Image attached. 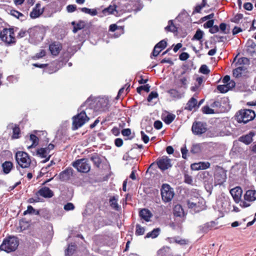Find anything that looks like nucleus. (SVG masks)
I'll return each mask as SVG.
<instances>
[{
	"mask_svg": "<svg viewBox=\"0 0 256 256\" xmlns=\"http://www.w3.org/2000/svg\"><path fill=\"white\" fill-rule=\"evenodd\" d=\"M90 104L91 100L88 98L78 108L79 113L72 117V129L73 130H78L88 121L90 118L88 115L91 114L92 111Z\"/></svg>",
	"mask_w": 256,
	"mask_h": 256,
	"instance_id": "f257e3e1",
	"label": "nucleus"
},
{
	"mask_svg": "<svg viewBox=\"0 0 256 256\" xmlns=\"http://www.w3.org/2000/svg\"><path fill=\"white\" fill-rule=\"evenodd\" d=\"M91 100L90 108H92V111L91 114L95 111L96 112H102L108 110L110 106L109 104V100L106 96H102L96 98L92 104V101Z\"/></svg>",
	"mask_w": 256,
	"mask_h": 256,
	"instance_id": "f03ea898",
	"label": "nucleus"
},
{
	"mask_svg": "<svg viewBox=\"0 0 256 256\" xmlns=\"http://www.w3.org/2000/svg\"><path fill=\"white\" fill-rule=\"evenodd\" d=\"M18 244L19 241L18 238L14 236H9L3 240L2 244L0 245V250L8 253L14 252Z\"/></svg>",
	"mask_w": 256,
	"mask_h": 256,
	"instance_id": "7ed1b4c3",
	"label": "nucleus"
},
{
	"mask_svg": "<svg viewBox=\"0 0 256 256\" xmlns=\"http://www.w3.org/2000/svg\"><path fill=\"white\" fill-rule=\"evenodd\" d=\"M235 116L238 123L246 124L254 120L256 116V114L251 110H241L236 113Z\"/></svg>",
	"mask_w": 256,
	"mask_h": 256,
	"instance_id": "20e7f679",
	"label": "nucleus"
},
{
	"mask_svg": "<svg viewBox=\"0 0 256 256\" xmlns=\"http://www.w3.org/2000/svg\"><path fill=\"white\" fill-rule=\"evenodd\" d=\"M27 32L29 34V42L34 44L40 42L44 38V32L42 30L38 27L30 28Z\"/></svg>",
	"mask_w": 256,
	"mask_h": 256,
	"instance_id": "39448f33",
	"label": "nucleus"
},
{
	"mask_svg": "<svg viewBox=\"0 0 256 256\" xmlns=\"http://www.w3.org/2000/svg\"><path fill=\"white\" fill-rule=\"evenodd\" d=\"M204 200L200 196L192 198L187 201V205L189 208L192 209L195 212H199L204 209Z\"/></svg>",
	"mask_w": 256,
	"mask_h": 256,
	"instance_id": "423d86ee",
	"label": "nucleus"
},
{
	"mask_svg": "<svg viewBox=\"0 0 256 256\" xmlns=\"http://www.w3.org/2000/svg\"><path fill=\"white\" fill-rule=\"evenodd\" d=\"M16 160L18 164L22 168H28L31 163L28 154L24 152L18 151L16 154Z\"/></svg>",
	"mask_w": 256,
	"mask_h": 256,
	"instance_id": "0eeeda50",
	"label": "nucleus"
},
{
	"mask_svg": "<svg viewBox=\"0 0 256 256\" xmlns=\"http://www.w3.org/2000/svg\"><path fill=\"white\" fill-rule=\"evenodd\" d=\"M160 192L162 200L164 202H170L174 195L173 188L166 184L162 185Z\"/></svg>",
	"mask_w": 256,
	"mask_h": 256,
	"instance_id": "6e6552de",
	"label": "nucleus"
},
{
	"mask_svg": "<svg viewBox=\"0 0 256 256\" xmlns=\"http://www.w3.org/2000/svg\"><path fill=\"white\" fill-rule=\"evenodd\" d=\"M1 40L6 44H10L16 42L14 28H4L0 33Z\"/></svg>",
	"mask_w": 256,
	"mask_h": 256,
	"instance_id": "1a4fd4ad",
	"label": "nucleus"
},
{
	"mask_svg": "<svg viewBox=\"0 0 256 256\" xmlns=\"http://www.w3.org/2000/svg\"><path fill=\"white\" fill-rule=\"evenodd\" d=\"M190 80V76L188 74H186L184 71L176 78L174 83L178 88L186 89Z\"/></svg>",
	"mask_w": 256,
	"mask_h": 256,
	"instance_id": "9d476101",
	"label": "nucleus"
},
{
	"mask_svg": "<svg viewBox=\"0 0 256 256\" xmlns=\"http://www.w3.org/2000/svg\"><path fill=\"white\" fill-rule=\"evenodd\" d=\"M72 166L82 172H88L90 170V166L88 160L86 158L78 160L72 164Z\"/></svg>",
	"mask_w": 256,
	"mask_h": 256,
	"instance_id": "9b49d317",
	"label": "nucleus"
},
{
	"mask_svg": "<svg viewBox=\"0 0 256 256\" xmlns=\"http://www.w3.org/2000/svg\"><path fill=\"white\" fill-rule=\"evenodd\" d=\"M54 146L52 144H50L46 148H40L36 151V155L41 158H46V160H43V162H48L50 158V152L54 150Z\"/></svg>",
	"mask_w": 256,
	"mask_h": 256,
	"instance_id": "f8f14e48",
	"label": "nucleus"
},
{
	"mask_svg": "<svg viewBox=\"0 0 256 256\" xmlns=\"http://www.w3.org/2000/svg\"><path fill=\"white\" fill-rule=\"evenodd\" d=\"M156 163L158 168L162 171L170 168L172 166L171 159L166 156H162L158 158Z\"/></svg>",
	"mask_w": 256,
	"mask_h": 256,
	"instance_id": "ddd939ff",
	"label": "nucleus"
},
{
	"mask_svg": "<svg viewBox=\"0 0 256 256\" xmlns=\"http://www.w3.org/2000/svg\"><path fill=\"white\" fill-rule=\"evenodd\" d=\"M192 130L194 134L200 135L206 131V125L200 122H195L192 124Z\"/></svg>",
	"mask_w": 256,
	"mask_h": 256,
	"instance_id": "4468645a",
	"label": "nucleus"
},
{
	"mask_svg": "<svg viewBox=\"0 0 256 256\" xmlns=\"http://www.w3.org/2000/svg\"><path fill=\"white\" fill-rule=\"evenodd\" d=\"M230 193L236 202L238 203L240 201L242 190L240 187L237 186L232 188L230 190Z\"/></svg>",
	"mask_w": 256,
	"mask_h": 256,
	"instance_id": "2eb2a0df",
	"label": "nucleus"
},
{
	"mask_svg": "<svg viewBox=\"0 0 256 256\" xmlns=\"http://www.w3.org/2000/svg\"><path fill=\"white\" fill-rule=\"evenodd\" d=\"M37 196H40L44 198H50L54 196V193L50 188L44 186L40 188L36 193Z\"/></svg>",
	"mask_w": 256,
	"mask_h": 256,
	"instance_id": "dca6fc26",
	"label": "nucleus"
},
{
	"mask_svg": "<svg viewBox=\"0 0 256 256\" xmlns=\"http://www.w3.org/2000/svg\"><path fill=\"white\" fill-rule=\"evenodd\" d=\"M191 168L194 170H206L210 168V163L208 162H200L191 164Z\"/></svg>",
	"mask_w": 256,
	"mask_h": 256,
	"instance_id": "f3484780",
	"label": "nucleus"
},
{
	"mask_svg": "<svg viewBox=\"0 0 256 256\" xmlns=\"http://www.w3.org/2000/svg\"><path fill=\"white\" fill-rule=\"evenodd\" d=\"M72 169L71 168H66L59 174V178L62 181L68 180L72 175Z\"/></svg>",
	"mask_w": 256,
	"mask_h": 256,
	"instance_id": "a211bd4d",
	"label": "nucleus"
},
{
	"mask_svg": "<svg viewBox=\"0 0 256 256\" xmlns=\"http://www.w3.org/2000/svg\"><path fill=\"white\" fill-rule=\"evenodd\" d=\"M226 178V174L224 172H217L214 174V183L216 185H221L225 182Z\"/></svg>",
	"mask_w": 256,
	"mask_h": 256,
	"instance_id": "6ab92c4d",
	"label": "nucleus"
},
{
	"mask_svg": "<svg viewBox=\"0 0 256 256\" xmlns=\"http://www.w3.org/2000/svg\"><path fill=\"white\" fill-rule=\"evenodd\" d=\"M44 12V8H41L40 4L38 3L30 13V16L32 18H38Z\"/></svg>",
	"mask_w": 256,
	"mask_h": 256,
	"instance_id": "aec40b11",
	"label": "nucleus"
},
{
	"mask_svg": "<svg viewBox=\"0 0 256 256\" xmlns=\"http://www.w3.org/2000/svg\"><path fill=\"white\" fill-rule=\"evenodd\" d=\"M139 215L140 218L146 222H148L152 216V214L150 210L146 208H143L140 210Z\"/></svg>",
	"mask_w": 256,
	"mask_h": 256,
	"instance_id": "412c9836",
	"label": "nucleus"
},
{
	"mask_svg": "<svg viewBox=\"0 0 256 256\" xmlns=\"http://www.w3.org/2000/svg\"><path fill=\"white\" fill-rule=\"evenodd\" d=\"M235 85V82L234 81H232L228 84H224L223 85H218L217 86V89L221 93H226L232 88H234Z\"/></svg>",
	"mask_w": 256,
	"mask_h": 256,
	"instance_id": "4be33fe9",
	"label": "nucleus"
},
{
	"mask_svg": "<svg viewBox=\"0 0 256 256\" xmlns=\"http://www.w3.org/2000/svg\"><path fill=\"white\" fill-rule=\"evenodd\" d=\"M254 135V134L253 132H250L247 134L240 137L238 140L248 145L252 142Z\"/></svg>",
	"mask_w": 256,
	"mask_h": 256,
	"instance_id": "5701e85b",
	"label": "nucleus"
},
{
	"mask_svg": "<svg viewBox=\"0 0 256 256\" xmlns=\"http://www.w3.org/2000/svg\"><path fill=\"white\" fill-rule=\"evenodd\" d=\"M61 48V45L58 42L52 43L49 46V50L51 54L54 56H57L59 54Z\"/></svg>",
	"mask_w": 256,
	"mask_h": 256,
	"instance_id": "b1692460",
	"label": "nucleus"
},
{
	"mask_svg": "<svg viewBox=\"0 0 256 256\" xmlns=\"http://www.w3.org/2000/svg\"><path fill=\"white\" fill-rule=\"evenodd\" d=\"M244 198L248 202H254L256 200V190H250L246 192Z\"/></svg>",
	"mask_w": 256,
	"mask_h": 256,
	"instance_id": "393cba45",
	"label": "nucleus"
},
{
	"mask_svg": "<svg viewBox=\"0 0 256 256\" xmlns=\"http://www.w3.org/2000/svg\"><path fill=\"white\" fill-rule=\"evenodd\" d=\"M158 256H172V252L170 247L164 246L158 251Z\"/></svg>",
	"mask_w": 256,
	"mask_h": 256,
	"instance_id": "a878e982",
	"label": "nucleus"
},
{
	"mask_svg": "<svg viewBox=\"0 0 256 256\" xmlns=\"http://www.w3.org/2000/svg\"><path fill=\"white\" fill-rule=\"evenodd\" d=\"M4 174H9L13 168V164L10 161H6L2 165Z\"/></svg>",
	"mask_w": 256,
	"mask_h": 256,
	"instance_id": "bb28decb",
	"label": "nucleus"
},
{
	"mask_svg": "<svg viewBox=\"0 0 256 256\" xmlns=\"http://www.w3.org/2000/svg\"><path fill=\"white\" fill-rule=\"evenodd\" d=\"M110 31L115 32L116 30H119L120 32L118 34H115L114 38L119 37L122 34L124 33V28L122 26H118L116 24H112L110 26Z\"/></svg>",
	"mask_w": 256,
	"mask_h": 256,
	"instance_id": "cd10ccee",
	"label": "nucleus"
},
{
	"mask_svg": "<svg viewBox=\"0 0 256 256\" xmlns=\"http://www.w3.org/2000/svg\"><path fill=\"white\" fill-rule=\"evenodd\" d=\"M116 5H110L107 8H104L102 10V12L104 14L107 15L110 14H116Z\"/></svg>",
	"mask_w": 256,
	"mask_h": 256,
	"instance_id": "c85d7f7f",
	"label": "nucleus"
},
{
	"mask_svg": "<svg viewBox=\"0 0 256 256\" xmlns=\"http://www.w3.org/2000/svg\"><path fill=\"white\" fill-rule=\"evenodd\" d=\"M174 214L176 216L182 217L184 216V210L180 204H176L174 208Z\"/></svg>",
	"mask_w": 256,
	"mask_h": 256,
	"instance_id": "c756f323",
	"label": "nucleus"
},
{
	"mask_svg": "<svg viewBox=\"0 0 256 256\" xmlns=\"http://www.w3.org/2000/svg\"><path fill=\"white\" fill-rule=\"evenodd\" d=\"M246 70V68L244 66H238V67L234 70L233 76L236 78L240 77L242 72H244Z\"/></svg>",
	"mask_w": 256,
	"mask_h": 256,
	"instance_id": "7c9ffc66",
	"label": "nucleus"
},
{
	"mask_svg": "<svg viewBox=\"0 0 256 256\" xmlns=\"http://www.w3.org/2000/svg\"><path fill=\"white\" fill-rule=\"evenodd\" d=\"M197 104V100L194 98H192L186 104V109L188 110H192L194 108Z\"/></svg>",
	"mask_w": 256,
	"mask_h": 256,
	"instance_id": "2f4dec72",
	"label": "nucleus"
},
{
	"mask_svg": "<svg viewBox=\"0 0 256 256\" xmlns=\"http://www.w3.org/2000/svg\"><path fill=\"white\" fill-rule=\"evenodd\" d=\"M72 25H74V22H72ZM86 25V23L84 21L80 20L79 21L76 26H74L73 28V32L76 33L78 30H80L84 28Z\"/></svg>",
	"mask_w": 256,
	"mask_h": 256,
	"instance_id": "473e14b6",
	"label": "nucleus"
},
{
	"mask_svg": "<svg viewBox=\"0 0 256 256\" xmlns=\"http://www.w3.org/2000/svg\"><path fill=\"white\" fill-rule=\"evenodd\" d=\"M168 92L172 97L177 99H180L182 98L183 96L182 94L180 92L174 88L170 90Z\"/></svg>",
	"mask_w": 256,
	"mask_h": 256,
	"instance_id": "72a5a7b5",
	"label": "nucleus"
},
{
	"mask_svg": "<svg viewBox=\"0 0 256 256\" xmlns=\"http://www.w3.org/2000/svg\"><path fill=\"white\" fill-rule=\"evenodd\" d=\"M160 230L159 228L154 229L152 232H148L146 236V238H156L159 234Z\"/></svg>",
	"mask_w": 256,
	"mask_h": 256,
	"instance_id": "f704fd0d",
	"label": "nucleus"
},
{
	"mask_svg": "<svg viewBox=\"0 0 256 256\" xmlns=\"http://www.w3.org/2000/svg\"><path fill=\"white\" fill-rule=\"evenodd\" d=\"M80 10L82 12L88 14L92 16H95L98 14L97 10L96 8L90 9L87 8H82Z\"/></svg>",
	"mask_w": 256,
	"mask_h": 256,
	"instance_id": "c9c22d12",
	"label": "nucleus"
},
{
	"mask_svg": "<svg viewBox=\"0 0 256 256\" xmlns=\"http://www.w3.org/2000/svg\"><path fill=\"white\" fill-rule=\"evenodd\" d=\"M118 197L116 196L111 197L109 200L111 207L116 210H118L119 208L118 204Z\"/></svg>",
	"mask_w": 256,
	"mask_h": 256,
	"instance_id": "e433bc0d",
	"label": "nucleus"
},
{
	"mask_svg": "<svg viewBox=\"0 0 256 256\" xmlns=\"http://www.w3.org/2000/svg\"><path fill=\"white\" fill-rule=\"evenodd\" d=\"M165 30L168 32H176L177 28L174 26L172 20H170L168 22V25L165 28Z\"/></svg>",
	"mask_w": 256,
	"mask_h": 256,
	"instance_id": "4c0bfd02",
	"label": "nucleus"
},
{
	"mask_svg": "<svg viewBox=\"0 0 256 256\" xmlns=\"http://www.w3.org/2000/svg\"><path fill=\"white\" fill-rule=\"evenodd\" d=\"M40 214L39 211L33 208L32 206H28L27 210L24 212V215L27 214L38 215Z\"/></svg>",
	"mask_w": 256,
	"mask_h": 256,
	"instance_id": "58836bf2",
	"label": "nucleus"
},
{
	"mask_svg": "<svg viewBox=\"0 0 256 256\" xmlns=\"http://www.w3.org/2000/svg\"><path fill=\"white\" fill-rule=\"evenodd\" d=\"M30 140L32 142V144L28 147V148H30L38 144V138L36 135L33 134H30Z\"/></svg>",
	"mask_w": 256,
	"mask_h": 256,
	"instance_id": "ea45409f",
	"label": "nucleus"
},
{
	"mask_svg": "<svg viewBox=\"0 0 256 256\" xmlns=\"http://www.w3.org/2000/svg\"><path fill=\"white\" fill-rule=\"evenodd\" d=\"M175 118L176 116L174 114H168L166 116L164 117L163 120L166 124H169L172 122Z\"/></svg>",
	"mask_w": 256,
	"mask_h": 256,
	"instance_id": "a19ab883",
	"label": "nucleus"
},
{
	"mask_svg": "<svg viewBox=\"0 0 256 256\" xmlns=\"http://www.w3.org/2000/svg\"><path fill=\"white\" fill-rule=\"evenodd\" d=\"M204 34V32L200 29H198L196 30V34L192 38V40H198L200 41L203 38Z\"/></svg>",
	"mask_w": 256,
	"mask_h": 256,
	"instance_id": "79ce46f5",
	"label": "nucleus"
},
{
	"mask_svg": "<svg viewBox=\"0 0 256 256\" xmlns=\"http://www.w3.org/2000/svg\"><path fill=\"white\" fill-rule=\"evenodd\" d=\"M248 59L246 58L243 57L238 58L236 64V66H243L242 65L248 64Z\"/></svg>",
	"mask_w": 256,
	"mask_h": 256,
	"instance_id": "37998d69",
	"label": "nucleus"
},
{
	"mask_svg": "<svg viewBox=\"0 0 256 256\" xmlns=\"http://www.w3.org/2000/svg\"><path fill=\"white\" fill-rule=\"evenodd\" d=\"M76 246L74 244H71L68 245V247L66 252V256H69L73 254L76 250Z\"/></svg>",
	"mask_w": 256,
	"mask_h": 256,
	"instance_id": "c03bdc74",
	"label": "nucleus"
},
{
	"mask_svg": "<svg viewBox=\"0 0 256 256\" xmlns=\"http://www.w3.org/2000/svg\"><path fill=\"white\" fill-rule=\"evenodd\" d=\"M90 159L96 166H99L101 163V161L100 158L96 154L92 156Z\"/></svg>",
	"mask_w": 256,
	"mask_h": 256,
	"instance_id": "a18cd8bd",
	"label": "nucleus"
},
{
	"mask_svg": "<svg viewBox=\"0 0 256 256\" xmlns=\"http://www.w3.org/2000/svg\"><path fill=\"white\" fill-rule=\"evenodd\" d=\"M136 234L137 236L142 235L145 231L144 228L141 226L140 224H137L136 226Z\"/></svg>",
	"mask_w": 256,
	"mask_h": 256,
	"instance_id": "49530a36",
	"label": "nucleus"
},
{
	"mask_svg": "<svg viewBox=\"0 0 256 256\" xmlns=\"http://www.w3.org/2000/svg\"><path fill=\"white\" fill-rule=\"evenodd\" d=\"M130 84H126L124 87L122 88L118 91L116 99H118L122 94L124 90L126 88V91L128 92L130 90Z\"/></svg>",
	"mask_w": 256,
	"mask_h": 256,
	"instance_id": "de8ad7c7",
	"label": "nucleus"
},
{
	"mask_svg": "<svg viewBox=\"0 0 256 256\" xmlns=\"http://www.w3.org/2000/svg\"><path fill=\"white\" fill-rule=\"evenodd\" d=\"M200 151V144H193L190 152L192 154H198Z\"/></svg>",
	"mask_w": 256,
	"mask_h": 256,
	"instance_id": "09e8293b",
	"label": "nucleus"
},
{
	"mask_svg": "<svg viewBox=\"0 0 256 256\" xmlns=\"http://www.w3.org/2000/svg\"><path fill=\"white\" fill-rule=\"evenodd\" d=\"M150 86L148 84L142 86L137 88L136 91L138 93L140 94L141 91L144 90L146 92H148L150 90Z\"/></svg>",
	"mask_w": 256,
	"mask_h": 256,
	"instance_id": "8fccbe9b",
	"label": "nucleus"
},
{
	"mask_svg": "<svg viewBox=\"0 0 256 256\" xmlns=\"http://www.w3.org/2000/svg\"><path fill=\"white\" fill-rule=\"evenodd\" d=\"M166 42L164 40H163L160 41L156 45V48H158L159 49L162 50L166 46Z\"/></svg>",
	"mask_w": 256,
	"mask_h": 256,
	"instance_id": "3c124183",
	"label": "nucleus"
},
{
	"mask_svg": "<svg viewBox=\"0 0 256 256\" xmlns=\"http://www.w3.org/2000/svg\"><path fill=\"white\" fill-rule=\"evenodd\" d=\"M243 14H236L234 17L232 19L231 21L234 23H239L243 18Z\"/></svg>",
	"mask_w": 256,
	"mask_h": 256,
	"instance_id": "603ef678",
	"label": "nucleus"
},
{
	"mask_svg": "<svg viewBox=\"0 0 256 256\" xmlns=\"http://www.w3.org/2000/svg\"><path fill=\"white\" fill-rule=\"evenodd\" d=\"M199 71H200V72H201V73H202L203 74H208L210 72V70L208 69V68L206 64L202 65L200 66Z\"/></svg>",
	"mask_w": 256,
	"mask_h": 256,
	"instance_id": "864d4df0",
	"label": "nucleus"
},
{
	"mask_svg": "<svg viewBox=\"0 0 256 256\" xmlns=\"http://www.w3.org/2000/svg\"><path fill=\"white\" fill-rule=\"evenodd\" d=\"M202 112L206 114H212L214 113V110L208 106H204L202 108Z\"/></svg>",
	"mask_w": 256,
	"mask_h": 256,
	"instance_id": "5fc2aeb1",
	"label": "nucleus"
},
{
	"mask_svg": "<svg viewBox=\"0 0 256 256\" xmlns=\"http://www.w3.org/2000/svg\"><path fill=\"white\" fill-rule=\"evenodd\" d=\"M158 96V94L156 92H152L148 97V101L150 102L153 98H156Z\"/></svg>",
	"mask_w": 256,
	"mask_h": 256,
	"instance_id": "6e6d98bb",
	"label": "nucleus"
},
{
	"mask_svg": "<svg viewBox=\"0 0 256 256\" xmlns=\"http://www.w3.org/2000/svg\"><path fill=\"white\" fill-rule=\"evenodd\" d=\"M20 130L19 128L17 126H15L13 128V135L12 138H18V135L20 134Z\"/></svg>",
	"mask_w": 256,
	"mask_h": 256,
	"instance_id": "4d7b16f0",
	"label": "nucleus"
},
{
	"mask_svg": "<svg viewBox=\"0 0 256 256\" xmlns=\"http://www.w3.org/2000/svg\"><path fill=\"white\" fill-rule=\"evenodd\" d=\"M64 210L68 211L73 210L74 208V206L73 204L71 202H68L64 206Z\"/></svg>",
	"mask_w": 256,
	"mask_h": 256,
	"instance_id": "13d9d810",
	"label": "nucleus"
},
{
	"mask_svg": "<svg viewBox=\"0 0 256 256\" xmlns=\"http://www.w3.org/2000/svg\"><path fill=\"white\" fill-rule=\"evenodd\" d=\"M10 14L18 18H20V16H23L22 13L16 10H12L10 11Z\"/></svg>",
	"mask_w": 256,
	"mask_h": 256,
	"instance_id": "bf43d9fd",
	"label": "nucleus"
},
{
	"mask_svg": "<svg viewBox=\"0 0 256 256\" xmlns=\"http://www.w3.org/2000/svg\"><path fill=\"white\" fill-rule=\"evenodd\" d=\"M218 28H219V30H220L222 32V33H224V34H228V32H226V24H225V23H221L220 24V26Z\"/></svg>",
	"mask_w": 256,
	"mask_h": 256,
	"instance_id": "052dcab7",
	"label": "nucleus"
},
{
	"mask_svg": "<svg viewBox=\"0 0 256 256\" xmlns=\"http://www.w3.org/2000/svg\"><path fill=\"white\" fill-rule=\"evenodd\" d=\"M76 9V6L74 4H69L66 6V10L68 12H72Z\"/></svg>",
	"mask_w": 256,
	"mask_h": 256,
	"instance_id": "680f3d73",
	"label": "nucleus"
},
{
	"mask_svg": "<svg viewBox=\"0 0 256 256\" xmlns=\"http://www.w3.org/2000/svg\"><path fill=\"white\" fill-rule=\"evenodd\" d=\"M214 20H209L204 24V26L205 28H210L214 26Z\"/></svg>",
	"mask_w": 256,
	"mask_h": 256,
	"instance_id": "e2e57ef3",
	"label": "nucleus"
},
{
	"mask_svg": "<svg viewBox=\"0 0 256 256\" xmlns=\"http://www.w3.org/2000/svg\"><path fill=\"white\" fill-rule=\"evenodd\" d=\"M140 134H141V136H142V138L143 142L145 144L148 143L149 141L148 136L147 135H146L143 131H141Z\"/></svg>",
	"mask_w": 256,
	"mask_h": 256,
	"instance_id": "0e129e2a",
	"label": "nucleus"
},
{
	"mask_svg": "<svg viewBox=\"0 0 256 256\" xmlns=\"http://www.w3.org/2000/svg\"><path fill=\"white\" fill-rule=\"evenodd\" d=\"M154 126L156 129L160 130L162 128V124L160 120H156L154 122Z\"/></svg>",
	"mask_w": 256,
	"mask_h": 256,
	"instance_id": "69168bd1",
	"label": "nucleus"
},
{
	"mask_svg": "<svg viewBox=\"0 0 256 256\" xmlns=\"http://www.w3.org/2000/svg\"><path fill=\"white\" fill-rule=\"evenodd\" d=\"M219 31V28L218 26L214 25L210 28L209 30L211 34H215Z\"/></svg>",
	"mask_w": 256,
	"mask_h": 256,
	"instance_id": "338daca9",
	"label": "nucleus"
},
{
	"mask_svg": "<svg viewBox=\"0 0 256 256\" xmlns=\"http://www.w3.org/2000/svg\"><path fill=\"white\" fill-rule=\"evenodd\" d=\"M189 58V54L185 52H182L179 56V58L182 60H185Z\"/></svg>",
	"mask_w": 256,
	"mask_h": 256,
	"instance_id": "774afa93",
	"label": "nucleus"
}]
</instances>
